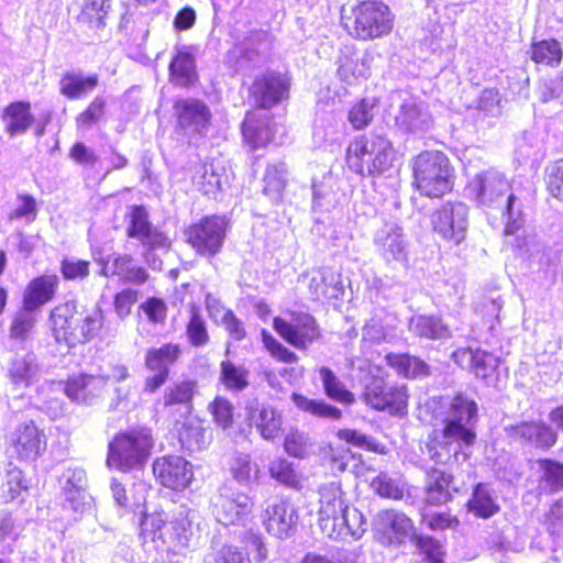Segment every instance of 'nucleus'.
Returning a JSON list of instances; mask_svg holds the SVG:
<instances>
[{"mask_svg":"<svg viewBox=\"0 0 563 563\" xmlns=\"http://www.w3.org/2000/svg\"><path fill=\"white\" fill-rule=\"evenodd\" d=\"M475 200L488 214L505 220V234L516 233L523 225L521 207L507 177L497 169L477 174L470 183Z\"/></svg>","mask_w":563,"mask_h":563,"instance_id":"f257e3e1","label":"nucleus"},{"mask_svg":"<svg viewBox=\"0 0 563 563\" xmlns=\"http://www.w3.org/2000/svg\"><path fill=\"white\" fill-rule=\"evenodd\" d=\"M319 527L333 540L361 539L367 530L364 515L349 506L340 483L331 482L319 488Z\"/></svg>","mask_w":563,"mask_h":563,"instance_id":"f03ea898","label":"nucleus"},{"mask_svg":"<svg viewBox=\"0 0 563 563\" xmlns=\"http://www.w3.org/2000/svg\"><path fill=\"white\" fill-rule=\"evenodd\" d=\"M51 329L57 343L68 347L90 342L103 327L100 308L79 309L74 300L56 306L49 316Z\"/></svg>","mask_w":563,"mask_h":563,"instance_id":"7ed1b4c3","label":"nucleus"},{"mask_svg":"<svg viewBox=\"0 0 563 563\" xmlns=\"http://www.w3.org/2000/svg\"><path fill=\"white\" fill-rule=\"evenodd\" d=\"M140 536L144 542H159L158 548L175 554L189 549L194 531L188 514L167 521L163 512L145 514L140 523Z\"/></svg>","mask_w":563,"mask_h":563,"instance_id":"20e7f679","label":"nucleus"},{"mask_svg":"<svg viewBox=\"0 0 563 563\" xmlns=\"http://www.w3.org/2000/svg\"><path fill=\"white\" fill-rule=\"evenodd\" d=\"M395 158L391 142L382 134L371 133L355 139L347 147L346 164L361 176H373L389 169Z\"/></svg>","mask_w":563,"mask_h":563,"instance_id":"39448f33","label":"nucleus"},{"mask_svg":"<svg viewBox=\"0 0 563 563\" xmlns=\"http://www.w3.org/2000/svg\"><path fill=\"white\" fill-rule=\"evenodd\" d=\"M153 445L150 428L136 427L119 432L109 443L107 464L122 472L140 470L147 462Z\"/></svg>","mask_w":563,"mask_h":563,"instance_id":"423d86ee","label":"nucleus"},{"mask_svg":"<svg viewBox=\"0 0 563 563\" xmlns=\"http://www.w3.org/2000/svg\"><path fill=\"white\" fill-rule=\"evenodd\" d=\"M346 32L360 41H373L389 34L394 26V15L389 8L376 0L361 1L343 15Z\"/></svg>","mask_w":563,"mask_h":563,"instance_id":"0eeeda50","label":"nucleus"},{"mask_svg":"<svg viewBox=\"0 0 563 563\" xmlns=\"http://www.w3.org/2000/svg\"><path fill=\"white\" fill-rule=\"evenodd\" d=\"M413 178L418 190L428 197H441L453 187V169L440 151H424L413 161Z\"/></svg>","mask_w":563,"mask_h":563,"instance_id":"6e6552de","label":"nucleus"},{"mask_svg":"<svg viewBox=\"0 0 563 563\" xmlns=\"http://www.w3.org/2000/svg\"><path fill=\"white\" fill-rule=\"evenodd\" d=\"M473 444L474 442L440 426L434 428L427 441L420 445V451L423 461L453 468L467 459L465 450Z\"/></svg>","mask_w":563,"mask_h":563,"instance_id":"1a4fd4ad","label":"nucleus"},{"mask_svg":"<svg viewBox=\"0 0 563 563\" xmlns=\"http://www.w3.org/2000/svg\"><path fill=\"white\" fill-rule=\"evenodd\" d=\"M229 225L224 216H207L186 229V241L198 255L213 257L222 250Z\"/></svg>","mask_w":563,"mask_h":563,"instance_id":"9d476101","label":"nucleus"},{"mask_svg":"<svg viewBox=\"0 0 563 563\" xmlns=\"http://www.w3.org/2000/svg\"><path fill=\"white\" fill-rule=\"evenodd\" d=\"M443 418L441 427L451 430L456 435L475 442L474 431L477 421V404L464 394H456L443 402Z\"/></svg>","mask_w":563,"mask_h":563,"instance_id":"9b49d317","label":"nucleus"},{"mask_svg":"<svg viewBox=\"0 0 563 563\" xmlns=\"http://www.w3.org/2000/svg\"><path fill=\"white\" fill-rule=\"evenodd\" d=\"M273 328L286 342L300 351H306L321 338L316 319L307 312H291L289 320L276 317Z\"/></svg>","mask_w":563,"mask_h":563,"instance_id":"f8f14e48","label":"nucleus"},{"mask_svg":"<svg viewBox=\"0 0 563 563\" xmlns=\"http://www.w3.org/2000/svg\"><path fill=\"white\" fill-rule=\"evenodd\" d=\"M214 519L225 526H245L253 510L252 499L244 493L220 489L210 500Z\"/></svg>","mask_w":563,"mask_h":563,"instance_id":"ddd939ff","label":"nucleus"},{"mask_svg":"<svg viewBox=\"0 0 563 563\" xmlns=\"http://www.w3.org/2000/svg\"><path fill=\"white\" fill-rule=\"evenodd\" d=\"M375 539L385 547H400L415 536L412 520L396 509L377 512L373 520Z\"/></svg>","mask_w":563,"mask_h":563,"instance_id":"4468645a","label":"nucleus"},{"mask_svg":"<svg viewBox=\"0 0 563 563\" xmlns=\"http://www.w3.org/2000/svg\"><path fill=\"white\" fill-rule=\"evenodd\" d=\"M431 224L441 238L457 245L466 238L468 207L463 202H445L431 216Z\"/></svg>","mask_w":563,"mask_h":563,"instance_id":"2eb2a0df","label":"nucleus"},{"mask_svg":"<svg viewBox=\"0 0 563 563\" xmlns=\"http://www.w3.org/2000/svg\"><path fill=\"white\" fill-rule=\"evenodd\" d=\"M373 245L386 264H408L409 242L402 227L397 222L386 221L377 228L373 235Z\"/></svg>","mask_w":563,"mask_h":563,"instance_id":"dca6fc26","label":"nucleus"},{"mask_svg":"<svg viewBox=\"0 0 563 563\" xmlns=\"http://www.w3.org/2000/svg\"><path fill=\"white\" fill-rule=\"evenodd\" d=\"M363 398L372 408L390 413H402L407 407V390L405 386L385 382L383 377L373 376L365 384Z\"/></svg>","mask_w":563,"mask_h":563,"instance_id":"f3484780","label":"nucleus"},{"mask_svg":"<svg viewBox=\"0 0 563 563\" xmlns=\"http://www.w3.org/2000/svg\"><path fill=\"white\" fill-rule=\"evenodd\" d=\"M153 474L164 487L173 490H183L194 477L192 466L178 455H165L153 463Z\"/></svg>","mask_w":563,"mask_h":563,"instance_id":"a211bd4d","label":"nucleus"},{"mask_svg":"<svg viewBox=\"0 0 563 563\" xmlns=\"http://www.w3.org/2000/svg\"><path fill=\"white\" fill-rule=\"evenodd\" d=\"M262 519L269 534L285 539L295 532L298 514L291 503L284 499H273L264 508Z\"/></svg>","mask_w":563,"mask_h":563,"instance_id":"6ab92c4d","label":"nucleus"},{"mask_svg":"<svg viewBox=\"0 0 563 563\" xmlns=\"http://www.w3.org/2000/svg\"><path fill=\"white\" fill-rule=\"evenodd\" d=\"M504 430L512 441L541 450L552 448L558 439L555 430L543 421H521L508 424Z\"/></svg>","mask_w":563,"mask_h":563,"instance_id":"aec40b11","label":"nucleus"},{"mask_svg":"<svg viewBox=\"0 0 563 563\" xmlns=\"http://www.w3.org/2000/svg\"><path fill=\"white\" fill-rule=\"evenodd\" d=\"M432 117L426 103L412 96L402 99L395 114V125L404 133L426 132L432 126Z\"/></svg>","mask_w":563,"mask_h":563,"instance_id":"412c9836","label":"nucleus"},{"mask_svg":"<svg viewBox=\"0 0 563 563\" xmlns=\"http://www.w3.org/2000/svg\"><path fill=\"white\" fill-rule=\"evenodd\" d=\"M10 443L18 455L24 461H34L46 449V438L33 421L22 422L11 433Z\"/></svg>","mask_w":563,"mask_h":563,"instance_id":"4be33fe9","label":"nucleus"},{"mask_svg":"<svg viewBox=\"0 0 563 563\" xmlns=\"http://www.w3.org/2000/svg\"><path fill=\"white\" fill-rule=\"evenodd\" d=\"M250 93L257 107L271 109L287 97L288 82L279 74L266 73L255 78Z\"/></svg>","mask_w":563,"mask_h":563,"instance_id":"5701e85b","label":"nucleus"},{"mask_svg":"<svg viewBox=\"0 0 563 563\" xmlns=\"http://www.w3.org/2000/svg\"><path fill=\"white\" fill-rule=\"evenodd\" d=\"M108 380L109 377L104 375H74L65 384V394L70 400L78 404H92L101 397Z\"/></svg>","mask_w":563,"mask_h":563,"instance_id":"b1692460","label":"nucleus"},{"mask_svg":"<svg viewBox=\"0 0 563 563\" xmlns=\"http://www.w3.org/2000/svg\"><path fill=\"white\" fill-rule=\"evenodd\" d=\"M178 126L185 134L202 133L210 121L211 113L205 102L197 99H183L176 102Z\"/></svg>","mask_w":563,"mask_h":563,"instance_id":"393cba45","label":"nucleus"},{"mask_svg":"<svg viewBox=\"0 0 563 563\" xmlns=\"http://www.w3.org/2000/svg\"><path fill=\"white\" fill-rule=\"evenodd\" d=\"M373 56L368 52L347 49L339 58L338 77L347 85H356L371 75Z\"/></svg>","mask_w":563,"mask_h":563,"instance_id":"a878e982","label":"nucleus"},{"mask_svg":"<svg viewBox=\"0 0 563 563\" xmlns=\"http://www.w3.org/2000/svg\"><path fill=\"white\" fill-rule=\"evenodd\" d=\"M452 358L461 367H466L478 378H486L498 366V358L489 352L476 349H460L453 352Z\"/></svg>","mask_w":563,"mask_h":563,"instance_id":"bb28decb","label":"nucleus"},{"mask_svg":"<svg viewBox=\"0 0 563 563\" xmlns=\"http://www.w3.org/2000/svg\"><path fill=\"white\" fill-rule=\"evenodd\" d=\"M176 431L181 448L190 453L205 450L210 442L208 429L196 417H187L184 421H177Z\"/></svg>","mask_w":563,"mask_h":563,"instance_id":"cd10ccee","label":"nucleus"},{"mask_svg":"<svg viewBox=\"0 0 563 563\" xmlns=\"http://www.w3.org/2000/svg\"><path fill=\"white\" fill-rule=\"evenodd\" d=\"M59 283L56 275H43L33 279L24 294L23 307L35 310L52 300Z\"/></svg>","mask_w":563,"mask_h":563,"instance_id":"c85d7f7f","label":"nucleus"},{"mask_svg":"<svg viewBox=\"0 0 563 563\" xmlns=\"http://www.w3.org/2000/svg\"><path fill=\"white\" fill-rule=\"evenodd\" d=\"M452 475L438 468L427 471L426 499L430 505H442L452 498Z\"/></svg>","mask_w":563,"mask_h":563,"instance_id":"c756f323","label":"nucleus"},{"mask_svg":"<svg viewBox=\"0 0 563 563\" xmlns=\"http://www.w3.org/2000/svg\"><path fill=\"white\" fill-rule=\"evenodd\" d=\"M308 288L312 300L339 298L343 290L340 276L329 268L316 272L309 280Z\"/></svg>","mask_w":563,"mask_h":563,"instance_id":"7c9ffc66","label":"nucleus"},{"mask_svg":"<svg viewBox=\"0 0 563 563\" xmlns=\"http://www.w3.org/2000/svg\"><path fill=\"white\" fill-rule=\"evenodd\" d=\"M244 142L253 150L266 146L272 140L268 118H261L256 112H249L242 123Z\"/></svg>","mask_w":563,"mask_h":563,"instance_id":"2f4dec72","label":"nucleus"},{"mask_svg":"<svg viewBox=\"0 0 563 563\" xmlns=\"http://www.w3.org/2000/svg\"><path fill=\"white\" fill-rule=\"evenodd\" d=\"M5 131L11 135L24 134L32 125L34 117L31 113V104L16 101L9 104L2 114Z\"/></svg>","mask_w":563,"mask_h":563,"instance_id":"473e14b6","label":"nucleus"},{"mask_svg":"<svg viewBox=\"0 0 563 563\" xmlns=\"http://www.w3.org/2000/svg\"><path fill=\"white\" fill-rule=\"evenodd\" d=\"M99 82L97 74L84 76L81 73H66L59 81V91L68 99H80L91 92Z\"/></svg>","mask_w":563,"mask_h":563,"instance_id":"72a5a7b5","label":"nucleus"},{"mask_svg":"<svg viewBox=\"0 0 563 563\" xmlns=\"http://www.w3.org/2000/svg\"><path fill=\"white\" fill-rule=\"evenodd\" d=\"M409 330L416 336L428 340H442L451 336L448 324L437 316H413L409 321Z\"/></svg>","mask_w":563,"mask_h":563,"instance_id":"f704fd0d","label":"nucleus"},{"mask_svg":"<svg viewBox=\"0 0 563 563\" xmlns=\"http://www.w3.org/2000/svg\"><path fill=\"white\" fill-rule=\"evenodd\" d=\"M249 419L266 440L275 439L283 424L282 415L271 406H263L251 410Z\"/></svg>","mask_w":563,"mask_h":563,"instance_id":"c9c22d12","label":"nucleus"},{"mask_svg":"<svg viewBox=\"0 0 563 563\" xmlns=\"http://www.w3.org/2000/svg\"><path fill=\"white\" fill-rule=\"evenodd\" d=\"M249 376L250 371L244 365H236L230 360L220 363L219 383L232 394L241 393L249 387Z\"/></svg>","mask_w":563,"mask_h":563,"instance_id":"e433bc0d","label":"nucleus"},{"mask_svg":"<svg viewBox=\"0 0 563 563\" xmlns=\"http://www.w3.org/2000/svg\"><path fill=\"white\" fill-rule=\"evenodd\" d=\"M181 356V347L176 343H165L159 347L150 349L145 355V366L150 371L169 374V367Z\"/></svg>","mask_w":563,"mask_h":563,"instance_id":"4c0bfd02","label":"nucleus"},{"mask_svg":"<svg viewBox=\"0 0 563 563\" xmlns=\"http://www.w3.org/2000/svg\"><path fill=\"white\" fill-rule=\"evenodd\" d=\"M9 372L15 385H30L38 372L35 355L33 353L16 354Z\"/></svg>","mask_w":563,"mask_h":563,"instance_id":"58836bf2","label":"nucleus"},{"mask_svg":"<svg viewBox=\"0 0 563 563\" xmlns=\"http://www.w3.org/2000/svg\"><path fill=\"white\" fill-rule=\"evenodd\" d=\"M177 54L169 64V71L173 80L181 86L188 85L195 74V59L189 47L176 48Z\"/></svg>","mask_w":563,"mask_h":563,"instance_id":"ea45409f","label":"nucleus"},{"mask_svg":"<svg viewBox=\"0 0 563 563\" xmlns=\"http://www.w3.org/2000/svg\"><path fill=\"white\" fill-rule=\"evenodd\" d=\"M222 176L221 168L216 167L212 163H206L197 168L192 180L199 191L211 196L221 190Z\"/></svg>","mask_w":563,"mask_h":563,"instance_id":"a19ab883","label":"nucleus"},{"mask_svg":"<svg viewBox=\"0 0 563 563\" xmlns=\"http://www.w3.org/2000/svg\"><path fill=\"white\" fill-rule=\"evenodd\" d=\"M387 364L408 378L429 375V366L420 358L408 354H388Z\"/></svg>","mask_w":563,"mask_h":563,"instance_id":"79ce46f5","label":"nucleus"},{"mask_svg":"<svg viewBox=\"0 0 563 563\" xmlns=\"http://www.w3.org/2000/svg\"><path fill=\"white\" fill-rule=\"evenodd\" d=\"M319 374L325 395L329 398L345 405H351L355 401L354 395L345 388L344 384L329 367H321Z\"/></svg>","mask_w":563,"mask_h":563,"instance_id":"37998d69","label":"nucleus"},{"mask_svg":"<svg viewBox=\"0 0 563 563\" xmlns=\"http://www.w3.org/2000/svg\"><path fill=\"white\" fill-rule=\"evenodd\" d=\"M111 0H84L79 21L91 29L104 26Z\"/></svg>","mask_w":563,"mask_h":563,"instance_id":"c03bdc74","label":"nucleus"},{"mask_svg":"<svg viewBox=\"0 0 563 563\" xmlns=\"http://www.w3.org/2000/svg\"><path fill=\"white\" fill-rule=\"evenodd\" d=\"M292 400L295 405L303 410L307 411L316 417L329 419V420H340L342 417V411L323 400H317V399H309L302 395L294 394Z\"/></svg>","mask_w":563,"mask_h":563,"instance_id":"a18cd8bd","label":"nucleus"},{"mask_svg":"<svg viewBox=\"0 0 563 563\" xmlns=\"http://www.w3.org/2000/svg\"><path fill=\"white\" fill-rule=\"evenodd\" d=\"M531 59L537 64L558 66L562 59V48L555 40H543L533 43L530 49Z\"/></svg>","mask_w":563,"mask_h":563,"instance_id":"49530a36","label":"nucleus"},{"mask_svg":"<svg viewBox=\"0 0 563 563\" xmlns=\"http://www.w3.org/2000/svg\"><path fill=\"white\" fill-rule=\"evenodd\" d=\"M542 475L539 489L543 493H554L563 488V464L551 460H541Z\"/></svg>","mask_w":563,"mask_h":563,"instance_id":"de8ad7c7","label":"nucleus"},{"mask_svg":"<svg viewBox=\"0 0 563 563\" xmlns=\"http://www.w3.org/2000/svg\"><path fill=\"white\" fill-rule=\"evenodd\" d=\"M195 387L196 384L194 382L187 380L166 388L164 393V406L172 407L174 405H180L184 407L185 412L189 413Z\"/></svg>","mask_w":563,"mask_h":563,"instance_id":"09e8293b","label":"nucleus"},{"mask_svg":"<svg viewBox=\"0 0 563 563\" xmlns=\"http://www.w3.org/2000/svg\"><path fill=\"white\" fill-rule=\"evenodd\" d=\"M521 228L516 232L511 233V235L515 236V240L511 242V244L522 251L532 261H536L540 264L545 263V247L544 245L536 239L534 235H526L522 231L520 233ZM507 236H510V234H506Z\"/></svg>","mask_w":563,"mask_h":563,"instance_id":"8fccbe9b","label":"nucleus"},{"mask_svg":"<svg viewBox=\"0 0 563 563\" xmlns=\"http://www.w3.org/2000/svg\"><path fill=\"white\" fill-rule=\"evenodd\" d=\"M468 507L471 511L483 518L490 517L498 510V506L495 504L489 489L483 484H478L475 487L473 497L468 501Z\"/></svg>","mask_w":563,"mask_h":563,"instance_id":"3c124183","label":"nucleus"},{"mask_svg":"<svg viewBox=\"0 0 563 563\" xmlns=\"http://www.w3.org/2000/svg\"><path fill=\"white\" fill-rule=\"evenodd\" d=\"M287 168L283 162L269 164L264 176V192L277 197L285 188Z\"/></svg>","mask_w":563,"mask_h":563,"instance_id":"603ef678","label":"nucleus"},{"mask_svg":"<svg viewBox=\"0 0 563 563\" xmlns=\"http://www.w3.org/2000/svg\"><path fill=\"white\" fill-rule=\"evenodd\" d=\"M152 224L148 221V214L144 207L134 206L130 213V224L128 228V235L141 240L151 229Z\"/></svg>","mask_w":563,"mask_h":563,"instance_id":"864d4df0","label":"nucleus"},{"mask_svg":"<svg viewBox=\"0 0 563 563\" xmlns=\"http://www.w3.org/2000/svg\"><path fill=\"white\" fill-rule=\"evenodd\" d=\"M375 102L369 99H363L355 103L349 112V121L354 129L361 130L373 120V110Z\"/></svg>","mask_w":563,"mask_h":563,"instance_id":"5fc2aeb1","label":"nucleus"},{"mask_svg":"<svg viewBox=\"0 0 563 563\" xmlns=\"http://www.w3.org/2000/svg\"><path fill=\"white\" fill-rule=\"evenodd\" d=\"M188 341L194 346H203L209 341L206 323L197 310H192L190 320L186 328Z\"/></svg>","mask_w":563,"mask_h":563,"instance_id":"6e6d98bb","label":"nucleus"},{"mask_svg":"<svg viewBox=\"0 0 563 563\" xmlns=\"http://www.w3.org/2000/svg\"><path fill=\"white\" fill-rule=\"evenodd\" d=\"M18 206L9 213L10 221L24 219L26 223H31L36 219L37 208L36 201L31 195H19Z\"/></svg>","mask_w":563,"mask_h":563,"instance_id":"4d7b16f0","label":"nucleus"},{"mask_svg":"<svg viewBox=\"0 0 563 563\" xmlns=\"http://www.w3.org/2000/svg\"><path fill=\"white\" fill-rule=\"evenodd\" d=\"M372 488L382 497L391 499L402 498V488L396 479L385 473L377 475L371 484Z\"/></svg>","mask_w":563,"mask_h":563,"instance_id":"13d9d810","label":"nucleus"},{"mask_svg":"<svg viewBox=\"0 0 563 563\" xmlns=\"http://www.w3.org/2000/svg\"><path fill=\"white\" fill-rule=\"evenodd\" d=\"M209 409L219 427L227 429L232 424L233 406L228 399L223 397H216V399L209 405Z\"/></svg>","mask_w":563,"mask_h":563,"instance_id":"bf43d9fd","label":"nucleus"},{"mask_svg":"<svg viewBox=\"0 0 563 563\" xmlns=\"http://www.w3.org/2000/svg\"><path fill=\"white\" fill-rule=\"evenodd\" d=\"M24 488L21 472L19 470H11L5 475V482L1 484L0 500L3 503L13 500Z\"/></svg>","mask_w":563,"mask_h":563,"instance_id":"052dcab7","label":"nucleus"},{"mask_svg":"<svg viewBox=\"0 0 563 563\" xmlns=\"http://www.w3.org/2000/svg\"><path fill=\"white\" fill-rule=\"evenodd\" d=\"M90 263L78 258H65L60 263V273L66 280L84 279L89 275Z\"/></svg>","mask_w":563,"mask_h":563,"instance_id":"680f3d73","label":"nucleus"},{"mask_svg":"<svg viewBox=\"0 0 563 563\" xmlns=\"http://www.w3.org/2000/svg\"><path fill=\"white\" fill-rule=\"evenodd\" d=\"M285 450L295 457H303L310 446L307 434L298 430L290 431L284 442Z\"/></svg>","mask_w":563,"mask_h":563,"instance_id":"e2e57ef3","label":"nucleus"},{"mask_svg":"<svg viewBox=\"0 0 563 563\" xmlns=\"http://www.w3.org/2000/svg\"><path fill=\"white\" fill-rule=\"evenodd\" d=\"M547 186L553 197L563 200V158L548 167Z\"/></svg>","mask_w":563,"mask_h":563,"instance_id":"0e129e2a","label":"nucleus"},{"mask_svg":"<svg viewBox=\"0 0 563 563\" xmlns=\"http://www.w3.org/2000/svg\"><path fill=\"white\" fill-rule=\"evenodd\" d=\"M33 310H23L18 312L12 321L10 334L14 339H24L34 327V318L31 314Z\"/></svg>","mask_w":563,"mask_h":563,"instance_id":"69168bd1","label":"nucleus"},{"mask_svg":"<svg viewBox=\"0 0 563 563\" xmlns=\"http://www.w3.org/2000/svg\"><path fill=\"white\" fill-rule=\"evenodd\" d=\"M139 309L142 310L148 321L153 323H163L166 319L167 306L164 300L159 298L152 297L146 299L140 305Z\"/></svg>","mask_w":563,"mask_h":563,"instance_id":"338daca9","label":"nucleus"},{"mask_svg":"<svg viewBox=\"0 0 563 563\" xmlns=\"http://www.w3.org/2000/svg\"><path fill=\"white\" fill-rule=\"evenodd\" d=\"M269 473L273 478L288 486H292L297 482V475L291 463L283 459L275 460L271 463Z\"/></svg>","mask_w":563,"mask_h":563,"instance_id":"774afa93","label":"nucleus"}]
</instances>
